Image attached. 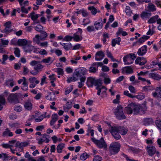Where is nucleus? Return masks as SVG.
Masks as SVG:
<instances>
[{
    "mask_svg": "<svg viewBox=\"0 0 161 161\" xmlns=\"http://www.w3.org/2000/svg\"><path fill=\"white\" fill-rule=\"evenodd\" d=\"M122 71L123 73L131 74L133 73V70L131 66H126L122 69Z\"/></svg>",
    "mask_w": 161,
    "mask_h": 161,
    "instance_id": "18",
    "label": "nucleus"
},
{
    "mask_svg": "<svg viewBox=\"0 0 161 161\" xmlns=\"http://www.w3.org/2000/svg\"><path fill=\"white\" fill-rule=\"evenodd\" d=\"M58 119V115L56 114H53L52 116V120L51 121L50 125L51 126L53 125L55 122Z\"/></svg>",
    "mask_w": 161,
    "mask_h": 161,
    "instance_id": "21",
    "label": "nucleus"
},
{
    "mask_svg": "<svg viewBox=\"0 0 161 161\" xmlns=\"http://www.w3.org/2000/svg\"><path fill=\"white\" fill-rule=\"evenodd\" d=\"M123 61L125 65L131 64L133 63L134 61L133 59L130 57V56L127 55L124 56L123 58Z\"/></svg>",
    "mask_w": 161,
    "mask_h": 161,
    "instance_id": "16",
    "label": "nucleus"
},
{
    "mask_svg": "<svg viewBox=\"0 0 161 161\" xmlns=\"http://www.w3.org/2000/svg\"><path fill=\"white\" fill-rule=\"evenodd\" d=\"M13 31V29L9 27H5V29L3 30V31L2 32L5 33L6 34H8L12 32Z\"/></svg>",
    "mask_w": 161,
    "mask_h": 161,
    "instance_id": "47",
    "label": "nucleus"
},
{
    "mask_svg": "<svg viewBox=\"0 0 161 161\" xmlns=\"http://www.w3.org/2000/svg\"><path fill=\"white\" fill-rule=\"evenodd\" d=\"M114 113L116 118L119 120L125 119V116L123 113V108L120 106L119 105L114 110Z\"/></svg>",
    "mask_w": 161,
    "mask_h": 161,
    "instance_id": "2",
    "label": "nucleus"
},
{
    "mask_svg": "<svg viewBox=\"0 0 161 161\" xmlns=\"http://www.w3.org/2000/svg\"><path fill=\"white\" fill-rule=\"evenodd\" d=\"M102 80L100 79L95 80L93 78H89L86 84L88 86L92 87L93 85L96 86H100L102 85Z\"/></svg>",
    "mask_w": 161,
    "mask_h": 161,
    "instance_id": "4",
    "label": "nucleus"
},
{
    "mask_svg": "<svg viewBox=\"0 0 161 161\" xmlns=\"http://www.w3.org/2000/svg\"><path fill=\"white\" fill-rule=\"evenodd\" d=\"M88 9L91 11L92 14L94 15H95L97 12V9L93 6L89 7Z\"/></svg>",
    "mask_w": 161,
    "mask_h": 161,
    "instance_id": "44",
    "label": "nucleus"
},
{
    "mask_svg": "<svg viewBox=\"0 0 161 161\" xmlns=\"http://www.w3.org/2000/svg\"><path fill=\"white\" fill-rule=\"evenodd\" d=\"M8 157V154L3 153H0V158L3 159V161H7V158Z\"/></svg>",
    "mask_w": 161,
    "mask_h": 161,
    "instance_id": "49",
    "label": "nucleus"
},
{
    "mask_svg": "<svg viewBox=\"0 0 161 161\" xmlns=\"http://www.w3.org/2000/svg\"><path fill=\"white\" fill-rule=\"evenodd\" d=\"M73 39V37L70 36H67L63 39V41L67 42L71 41Z\"/></svg>",
    "mask_w": 161,
    "mask_h": 161,
    "instance_id": "61",
    "label": "nucleus"
},
{
    "mask_svg": "<svg viewBox=\"0 0 161 161\" xmlns=\"http://www.w3.org/2000/svg\"><path fill=\"white\" fill-rule=\"evenodd\" d=\"M147 52V46L144 45L140 48L137 52V54L139 56H142L145 55Z\"/></svg>",
    "mask_w": 161,
    "mask_h": 161,
    "instance_id": "13",
    "label": "nucleus"
},
{
    "mask_svg": "<svg viewBox=\"0 0 161 161\" xmlns=\"http://www.w3.org/2000/svg\"><path fill=\"white\" fill-rule=\"evenodd\" d=\"M43 68V66L40 63L35 66L34 69L36 70L39 73L41 71Z\"/></svg>",
    "mask_w": 161,
    "mask_h": 161,
    "instance_id": "33",
    "label": "nucleus"
},
{
    "mask_svg": "<svg viewBox=\"0 0 161 161\" xmlns=\"http://www.w3.org/2000/svg\"><path fill=\"white\" fill-rule=\"evenodd\" d=\"M147 8L150 11L153 12L156 10L155 5L152 3L148 4L147 6Z\"/></svg>",
    "mask_w": 161,
    "mask_h": 161,
    "instance_id": "41",
    "label": "nucleus"
},
{
    "mask_svg": "<svg viewBox=\"0 0 161 161\" xmlns=\"http://www.w3.org/2000/svg\"><path fill=\"white\" fill-rule=\"evenodd\" d=\"M73 39L75 41L78 42L81 41L82 39V37L81 35H74Z\"/></svg>",
    "mask_w": 161,
    "mask_h": 161,
    "instance_id": "36",
    "label": "nucleus"
},
{
    "mask_svg": "<svg viewBox=\"0 0 161 161\" xmlns=\"http://www.w3.org/2000/svg\"><path fill=\"white\" fill-rule=\"evenodd\" d=\"M29 80L31 83L29 85V87L31 88L35 87L39 83V81L37 80L36 78L35 77L30 78Z\"/></svg>",
    "mask_w": 161,
    "mask_h": 161,
    "instance_id": "11",
    "label": "nucleus"
},
{
    "mask_svg": "<svg viewBox=\"0 0 161 161\" xmlns=\"http://www.w3.org/2000/svg\"><path fill=\"white\" fill-rule=\"evenodd\" d=\"M48 95L45 96L47 100L50 101H53L55 99V95L54 94H52L51 92H48Z\"/></svg>",
    "mask_w": 161,
    "mask_h": 161,
    "instance_id": "25",
    "label": "nucleus"
},
{
    "mask_svg": "<svg viewBox=\"0 0 161 161\" xmlns=\"http://www.w3.org/2000/svg\"><path fill=\"white\" fill-rule=\"evenodd\" d=\"M54 71L57 73L59 75H63L64 71L63 69L61 68H56L54 69Z\"/></svg>",
    "mask_w": 161,
    "mask_h": 161,
    "instance_id": "37",
    "label": "nucleus"
},
{
    "mask_svg": "<svg viewBox=\"0 0 161 161\" xmlns=\"http://www.w3.org/2000/svg\"><path fill=\"white\" fill-rule=\"evenodd\" d=\"M120 145L118 142H114L111 143L109 147V151L111 155L117 153L119 151Z\"/></svg>",
    "mask_w": 161,
    "mask_h": 161,
    "instance_id": "1",
    "label": "nucleus"
},
{
    "mask_svg": "<svg viewBox=\"0 0 161 161\" xmlns=\"http://www.w3.org/2000/svg\"><path fill=\"white\" fill-rule=\"evenodd\" d=\"M28 17H31V19L35 21L39 17L38 14H35L34 12H32L28 15Z\"/></svg>",
    "mask_w": 161,
    "mask_h": 161,
    "instance_id": "30",
    "label": "nucleus"
},
{
    "mask_svg": "<svg viewBox=\"0 0 161 161\" xmlns=\"http://www.w3.org/2000/svg\"><path fill=\"white\" fill-rule=\"evenodd\" d=\"M149 75L151 77L155 80H159L161 79V75L157 73H151Z\"/></svg>",
    "mask_w": 161,
    "mask_h": 161,
    "instance_id": "23",
    "label": "nucleus"
},
{
    "mask_svg": "<svg viewBox=\"0 0 161 161\" xmlns=\"http://www.w3.org/2000/svg\"><path fill=\"white\" fill-rule=\"evenodd\" d=\"M20 50L18 48H14V54L15 56L19 58L20 57Z\"/></svg>",
    "mask_w": 161,
    "mask_h": 161,
    "instance_id": "53",
    "label": "nucleus"
},
{
    "mask_svg": "<svg viewBox=\"0 0 161 161\" xmlns=\"http://www.w3.org/2000/svg\"><path fill=\"white\" fill-rule=\"evenodd\" d=\"M3 136H13L12 132H10V130L8 128L6 129L3 133Z\"/></svg>",
    "mask_w": 161,
    "mask_h": 161,
    "instance_id": "31",
    "label": "nucleus"
},
{
    "mask_svg": "<svg viewBox=\"0 0 161 161\" xmlns=\"http://www.w3.org/2000/svg\"><path fill=\"white\" fill-rule=\"evenodd\" d=\"M54 59L51 57H49L43 59L42 62L48 64H50L53 61Z\"/></svg>",
    "mask_w": 161,
    "mask_h": 161,
    "instance_id": "24",
    "label": "nucleus"
},
{
    "mask_svg": "<svg viewBox=\"0 0 161 161\" xmlns=\"http://www.w3.org/2000/svg\"><path fill=\"white\" fill-rule=\"evenodd\" d=\"M22 96L21 93L11 94L8 97V100L11 103H18L19 102L18 98L22 97Z\"/></svg>",
    "mask_w": 161,
    "mask_h": 161,
    "instance_id": "7",
    "label": "nucleus"
},
{
    "mask_svg": "<svg viewBox=\"0 0 161 161\" xmlns=\"http://www.w3.org/2000/svg\"><path fill=\"white\" fill-rule=\"evenodd\" d=\"M149 38V36L144 35L142 37L140 38L138 41V42L140 43H142L144 42L146 40L148 39Z\"/></svg>",
    "mask_w": 161,
    "mask_h": 161,
    "instance_id": "39",
    "label": "nucleus"
},
{
    "mask_svg": "<svg viewBox=\"0 0 161 161\" xmlns=\"http://www.w3.org/2000/svg\"><path fill=\"white\" fill-rule=\"evenodd\" d=\"M146 150L148 155L150 156H153L156 153L159 154V152L156 151L155 147L153 145H148L146 147Z\"/></svg>",
    "mask_w": 161,
    "mask_h": 161,
    "instance_id": "8",
    "label": "nucleus"
},
{
    "mask_svg": "<svg viewBox=\"0 0 161 161\" xmlns=\"http://www.w3.org/2000/svg\"><path fill=\"white\" fill-rule=\"evenodd\" d=\"M65 144L60 143L58 144L57 147V151L58 153H61L62 152L63 149L64 148Z\"/></svg>",
    "mask_w": 161,
    "mask_h": 161,
    "instance_id": "32",
    "label": "nucleus"
},
{
    "mask_svg": "<svg viewBox=\"0 0 161 161\" xmlns=\"http://www.w3.org/2000/svg\"><path fill=\"white\" fill-rule=\"evenodd\" d=\"M19 4L21 6V11L22 13L27 14L28 13V10L25 8V7L28 6L29 4V2L28 1H25L23 3V0H17Z\"/></svg>",
    "mask_w": 161,
    "mask_h": 161,
    "instance_id": "10",
    "label": "nucleus"
},
{
    "mask_svg": "<svg viewBox=\"0 0 161 161\" xmlns=\"http://www.w3.org/2000/svg\"><path fill=\"white\" fill-rule=\"evenodd\" d=\"M147 109V108L145 105L135 104V110H134V114L142 115L145 113Z\"/></svg>",
    "mask_w": 161,
    "mask_h": 161,
    "instance_id": "5",
    "label": "nucleus"
},
{
    "mask_svg": "<svg viewBox=\"0 0 161 161\" xmlns=\"http://www.w3.org/2000/svg\"><path fill=\"white\" fill-rule=\"evenodd\" d=\"M40 36L38 35H36L35 37L33 38V42L36 43L38 45L40 43Z\"/></svg>",
    "mask_w": 161,
    "mask_h": 161,
    "instance_id": "38",
    "label": "nucleus"
},
{
    "mask_svg": "<svg viewBox=\"0 0 161 161\" xmlns=\"http://www.w3.org/2000/svg\"><path fill=\"white\" fill-rule=\"evenodd\" d=\"M73 76L76 80H78L79 77H81L79 73V71H76L74 73L73 75Z\"/></svg>",
    "mask_w": 161,
    "mask_h": 161,
    "instance_id": "50",
    "label": "nucleus"
},
{
    "mask_svg": "<svg viewBox=\"0 0 161 161\" xmlns=\"http://www.w3.org/2000/svg\"><path fill=\"white\" fill-rule=\"evenodd\" d=\"M34 28L37 31L41 32L42 31L43 29L42 26L40 25H38L37 26L35 27Z\"/></svg>",
    "mask_w": 161,
    "mask_h": 161,
    "instance_id": "60",
    "label": "nucleus"
},
{
    "mask_svg": "<svg viewBox=\"0 0 161 161\" xmlns=\"http://www.w3.org/2000/svg\"><path fill=\"white\" fill-rule=\"evenodd\" d=\"M155 124L158 130L161 132V120H157Z\"/></svg>",
    "mask_w": 161,
    "mask_h": 161,
    "instance_id": "56",
    "label": "nucleus"
},
{
    "mask_svg": "<svg viewBox=\"0 0 161 161\" xmlns=\"http://www.w3.org/2000/svg\"><path fill=\"white\" fill-rule=\"evenodd\" d=\"M0 41L2 45L6 46L8 45L9 43V41L8 40H4L3 38L0 39Z\"/></svg>",
    "mask_w": 161,
    "mask_h": 161,
    "instance_id": "55",
    "label": "nucleus"
},
{
    "mask_svg": "<svg viewBox=\"0 0 161 161\" xmlns=\"http://www.w3.org/2000/svg\"><path fill=\"white\" fill-rule=\"evenodd\" d=\"M72 107V103L70 102H67L66 103L65 108L67 109H69Z\"/></svg>",
    "mask_w": 161,
    "mask_h": 161,
    "instance_id": "62",
    "label": "nucleus"
},
{
    "mask_svg": "<svg viewBox=\"0 0 161 161\" xmlns=\"http://www.w3.org/2000/svg\"><path fill=\"white\" fill-rule=\"evenodd\" d=\"M88 157V155L86 153H84L80 156V159L82 160H85Z\"/></svg>",
    "mask_w": 161,
    "mask_h": 161,
    "instance_id": "58",
    "label": "nucleus"
},
{
    "mask_svg": "<svg viewBox=\"0 0 161 161\" xmlns=\"http://www.w3.org/2000/svg\"><path fill=\"white\" fill-rule=\"evenodd\" d=\"M87 30L88 32H91L95 31L94 27L93 26H89L87 27Z\"/></svg>",
    "mask_w": 161,
    "mask_h": 161,
    "instance_id": "63",
    "label": "nucleus"
},
{
    "mask_svg": "<svg viewBox=\"0 0 161 161\" xmlns=\"http://www.w3.org/2000/svg\"><path fill=\"white\" fill-rule=\"evenodd\" d=\"M106 52H107V57L108 58H111V60H112V61H113V62H114V61L118 62V61L116 59H115L114 58L113 56H112V53H111L108 50H107V51Z\"/></svg>",
    "mask_w": 161,
    "mask_h": 161,
    "instance_id": "42",
    "label": "nucleus"
},
{
    "mask_svg": "<svg viewBox=\"0 0 161 161\" xmlns=\"http://www.w3.org/2000/svg\"><path fill=\"white\" fill-rule=\"evenodd\" d=\"M127 129L123 126H119V134L122 135H125L127 132Z\"/></svg>",
    "mask_w": 161,
    "mask_h": 161,
    "instance_id": "20",
    "label": "nucleus"
},
{
    "mask_svg": "<svg viewBox=\"0 0 161 161\" xmlns=\"http://www.w3.org/2000/svg\"><path fill=\"white\" fill-rule=\"evenodd\" d=\"M5 103V100L4 98L2 96H0V110H1L3 108V106Z\"/></svg>",
    "mask_w": 161,
    "mask_h": 161,
    "instance_id": "40",
    "label": "nucleus"
},
{
    "mask_svg": "<svg viewBox=\"0 0 161 161\" xmlns=\"http://www.w3.org/2000/svg\"><path fill=\"white\" fill-rule=\"evenodd\" d=\"M105 57L104 53L102 51L97 52L95 55V59L96 61H101Z\"/></svg>",
    "mask_w": 161,
    "mask_h": 161,
    "instance_id": "14",
    "label": "nucleus"
},
{
    "mask_svg": "<svg viewBox=\"0 0 161 161\" xmlns=\"http://www.w3.org/2000/svg\"><path fill=\"white\" fill-rule=\"evenodd\" d=\"M41 37L42 38H40V40L41 41H44L46 40V38L47 36V33L44 31H42L41 32Z\"/></svg>",
    "mask_w": 161,
    "mask_h": 161,
    "instance_id": "46",
    "label": "nucleus"
},
{
    "mask_svg": "<svg viewBox=\"0 0 161 161\" xmlns=\"http://www.w3.org/2000/svg\"><path fill=\"white\" fill-rule=\"evenodd\" d=\"M153 120L152 118H147L145 119L144 121V124L145 125H149L152 124Z\"/></svg>",
    "mask_w": 161,
    "mask_h": 161,
    "instance_id": "43",
    "label": "nucleus"
},
{
    "mask_svg": "<svg viewBox=\"0 0 161 161\" xmlns=\"http://www.w3.org/2000/svg\"><path fill=\"white\" fill-rule=\"evenodd\" d=\"M73 90L72 86H70L67 87L65 91V94L67 95L69 94Z\"/></svg>",
    "mask_w": 161,
    "mask_h": 161,
    "instance_id": "45",
    "label": "nucleus"
},
{
    "mask_svg": "<svg viewBox=\"0 0 161 161\" xmlns=\"http://www.w3.org/2000/svg\"><path fill=\"white\" fill-rule=\"evenodd\" d=\"M91 140L99 148L105 149L107 148V145L103 138L102 137L99 140H98L93 137L91 138Z\"/></svg>",
    "mask_w": 161,
    "mask_h": 161,
    "instance_id": "3",
    "label": "nucleus"
},
{
    "mask_svg": "<svg viewBox=\"0 0 161 161\" xmlns=\"http://www.w3.org/2000/svg\"><path fill=\"white\" fill-rule=\"evenodd\" d=\"M108 130L115 139L118 140L120 139L121 136L119 134V126H111Z\"/></svg>",
    "mask_w": 161,
    "mask_h": 161,
    "instance_id": "6",
    "label": "nucleus"
},
{
    "mask_svg": "<svg viewBox=\"0 0 161 161\" xmlns=\"http://www.w3.org/2000/svg\"><path fill=\"white\" fill-rule=\"evenodd\" d=\"M135 104L131 103L128 105L124 109L125 112L128 114H131L133 112L134 114V110H135Z\"/></svg>",
    "mask_w": 161,
    "mask_h": 161,
    "instance_id": "9",
    "label": "nucleus"
},
{
    "mask_svg": "<svg viewBox=\"0 0 161 161\" xmlns=\"http://www.w3.org/2000/svg\"><path fill=\"white\" fill-rule=\"evenodd\" d=\"M79 71L80 76H81L82 75H84L86 74L87 70L85 68H83Z\"/></svg>",
    "mask_w": 161,
    "mask_h": 161,
    "instance_id": "48",
    "label": "nucleus"
},
{
    "mask_svg": "<svg viewBox=\"0 0 161 161\" xmlns=\"http://www.w3.org/2000/svg\"><path fill=\"white\" fill-rule=\"evenodd\" d=\"M23 78L24 79V80L22 84V86L21 87V88L23 90L26 91L27 90L28 88V83L26 80L25 78L24 77H23Z\"/></svg>",
    "mask_w": 161,
    "mask_h": 161,
    "instance_id": "29",
    "label": "nucleus"
},
{
    "mask_svg": "<svg viewBox=\"0 0 161 161\" xmlns=\"http://www.w3.org/2000/svg\"><path fill=\"white\" fill-rule=\"evenodd\" d=\"M103 43L105 44L107 41L106 39L109 38L108 34L107 33H103Z\"/></svg>",
    "mask_w": 161,
    "mask_h": 161,
    "instance_id": "52",
    "label": "nucleus"
},
{
    "mask_svg": "<svg viewBox=\"0 0 161 161\" xmlns=\"http://www.w3.org/2000/svg\"><path fill=\"white\" fill-rule=\"evenodd\" d=\"M159 16L158 15H156L150 18L148 21V23L149 24L155 23L159 19Z\"/></svg>",
    "mask_w": 161,
    "mask_h": 161,
    "instance_id": "19",
    "label": "nucleus"
},
{
    "mask_svg": "<svg viewBox=\"0 0 161 161\" xmlns=\"http://www.w3.org/2000/svg\"><path fill=\"white\" fill-rule=\"evenodd\" d=\"M121 41V38L119 37H118L115 39H113L112 42V46L115 47L116 44L120 45V42Z\"/></svg>",
    "mask_w": 161,
    "mask_h": 161,
    "instance_id": "28",
    "label": "nucleus"
},
{
    "mask_svg": "<svg viewBox=\"0 0 161 161\" xmlns=\"http://www.w3.org/2000/svg\"><path fill=\"white\" fill-rule=\"evenodd\" d=\"M126 14L128 16H130L132 13V11L131 10L130 7L129 6H126L125 8Z\"/></svg>",
    "mask_w": 161,
    "mask_h": 161,
    "instance_id": "35",
    "label": "nucleus"
},
{
    "mask_svg": "<svg viewBox=\"0 0 161 161\" xmlns=\"http://www.w3.org/2000/svg\"><path fill=\"white\" fill-rule=\"evenodd\" d=\"M24 51L26 52H31L32 51L34 47L31 45H27L25 46L24 47Z\"/></svg>",
    "mask_w": 161,
    "mask_h": 161,
    "instance_id": "27",
    "label": "nucleus"
},
{
    "mask_svg": "<svg viewBox=\"0 0 161 161\" xmlns=\"http://www.w3.org/2000/svg\"><path fill=\"white\" fill-rule=\"evenodd\" d=\"M102 158L98 155L95 156L93 158V161H102Z\"/></svg>",
    "mask_w": 161,
    "mask_h": 161,
    "instance_id": "64",
    "label": "nucleus"
},
{
    "mask_svg": "<svg viewBox=\"0 0 161 161\" xmlns=\"http://www.w3.org/2000/svg\"><path fill=\"white\" fill-rule=\"evenodd\" d=\"M7 86L9 87H12L14 84V81L13 79H11L7 80L5 82Z\"/></svg>",
    "mask_w": 161,
    "mask_h": 161,
    "instance_id": "34",
    "label": "nucleus"
},
{
    "mask_svg": "<svg viewBox=\"0 0 161 161\" xmlns=\"http://www.w3.org/2000/svg\"><path fill=\"white\" fill-rule=\"evenodd\" d=\"M60 43L63 46L64 49L67 51L69 50L72 47V45L70 43H63L60 42Z\"/></svg>",
    "mask_w": 161,
    "mask_h": 161,
    "instance_id": "22",
    "label": "nucleus"
},
{
    "mask_svg": "<svg viewBox=\"0 0 161 161\" xmlns=\"http://www.w3.org/2000/svg\"><path fill=\"white\" fill-rule=\"evenodd\" d=\"M9 58L8 55L6 54H4L2 56V64H5L6 63L5 61H6Z\"/></svg>",
    "mask_w": 161,
    "mask_h": 161,
    "instance_id": "54",
    "label": "nucleus"
},
{
    "mask_svg": "<svg viewBox=\"0 0 161 161\" xmlns=\"http://www.w3.org/2000/svg\"><path fill=\"white\" fill-rule=\"evenodd\" d=\"M27 43V42L26 39H19L17 41V43L19 46H26Z\"/></svg>",
    "mask_w": 161,
    "mask_h": 161,
    "instance_id": "26",
    "label": "nucleus"
},
{
    "mask_svg": "<svg viewBox=\"0 0 161 161\" xmlns=\"http://www.w3.org/2000/svg\"><path fill=\"white\" fill-rule=\"evenodd\" d=\"M128 150L129 152L133 153H136L138 152V150L137 149L132 147H130L128 148Z\"/></svg>",
    "mask_w": 161,
    "mask_h": 161,
    "instance_id": "51",
    "label": "nucleus"
},
{
    "mask_svg": "<svg viewBox=\"0 0 161 161\" xmlns=\"http://www.w3.org/2000/svg\"><path fill=\"white\" fill-rule=\"evenodd\" d=\"M24 107L25 108L28 110H31L32 108L31 100L29 99L26 101L24 104Z\"/></svg>",
    "mask_w": 161,
    "mask_h": 161,
    "instance_id": "17",
    "label": "nucleus"
},
{
    "mask_svg": "<svg viewBox=\"0 0 161 161\" xmlns=\"http://www.w3.org/2000/svg\"><path fill=\"white\" fill-rule=\"evenodd\" d=\"M7 161H17V158L16 157H11L8 156V157L7 158Z\"/></svg>",
    "mask_w": 161,
    "mask_h": 161,
    "instance_id": "57",
    "label": "nucleus"
},
{
    "mask_svg": "<svg viewBox=\"0 0 161 161\" xmlns=\"http://www.w3.org/2000/svg\"><path fill=\"white\" fill-rule=\"evenodd\" d=\"M97 21H95L94 23L95 29L97 30H98L102 29L103 26L102 19L100 18Z\"/></svg>",
    "mask_w": 161,
    "mask_h": 161,
    "instance_id": "12",
    "label": "nucleus"
},
{
    "mask_svg": "<svg viewBox=\"0 0 161 161\" xmlns=\"http://www.w3.org/2000/svg\"><path fill=\"white\" fill-rule=\"evenodd\" d=\"M124 94L131 98H134L135 97V96H133L128 91H124Z\"/></svg>",
    "mask_w": 161,
    "mask_h": 161,
    "instance_id": "59",
    "label": "nucleus"
},
{
    "mask_svg": "<svg viewBox=\"0 0 161 161\" xmlns=\"http://www.w3.org/2000/svg\"><path fill=\"white\" fill-rule=\"evenodd\" d=\"M152 15V13L147 11H142L140 14V17L142 20H145L149 18Z\"/></svg>",
    "mask_w": 161,
    "mask_h": 161,
    "instance_id": "15",
    "label": "nucleus"
}]
</instances>
